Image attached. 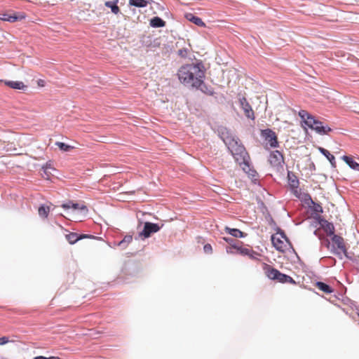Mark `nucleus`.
Instances as JSON below:
<instances>
[{
  "label": "nucleus",
  "instance_id": "17",
  "mask_svg": "<svg viewBox=\"0 0 359 359\" xmlns=\"http://www.w3.org/2000/svg\"><path fill=\"white\" fill-rule=\"evenodd\" d=\"M276 280L282 283H290L292 284L296 283V282L292 277H290L287 275L283 274V273H280V271H279Z\"/></svg>",
  "mask_w": 359,
  "mask_h": 359
},
{
  "label": "nucleus",
  "instance_id": "30",
  "mask_svg": "<svg viewBox=\"0 0 359 359\" xmlns=\"http://www.w3.org/2000/svg\"><path fill=\"white\" fill-rule=\"evenodd\" d=\"M71 206H72V208L74 209V210H84L86 212L88 211V208H87V207L86 205H80V204H79L77 203L73 202V203H72Z\"/></svg>",
  "mask_w": 359,
  "mask_h": 359
},
{
  "label": "nucleus",
  "instance_id": "4",
  "mask_svg": "<svg viewBox=\"0 0 359 359\" xmlns=\"http://www.w3.org/2000/svg\"><path fill=\"white\" fill-rule=\"evenodd\" d=\"M271 242L273 247L280 252H286L292 250V246L283 232L276 233L271 236Z\"/></svg>",
  "mask_w": 359,
  "mask_h": 359
},
{
  "label": "nucleus",
  "instance_id": "18",
  "mask_svg": "<svg viewBox=\"0 0 359 359\" xmlns=\"http://www.w3.org/2000/svg\"><path fill=\"white\" fill-rule=\"evenodd\" d=\"M235 250L234 253H238L242 255H253V251L249 248H244L240 244L238 245H233Z\"/></svg>",
  "mask_w": 359,
  "mask_h": 359
},
{
  "label": "nucleus",
  "instance_id": "25",
  "mask_svg": "<svg viewBox=\"0 0 359 359\" xmlns=\"http://www.w3.org/2000/svg\"><path fill=\"white\" fill-rule=\"evenodd\" d=\"M299 199H300L302 201L304 202L307 205H315V203L312 200L311 196L308 193L302 192V195L299 196Z\"/></svg>",
  "mask_w": 359,
  "mask_h": 359
},
{
  "label": "nucleus",
  "instance_id": "32",
  "mask_svg": "<svg viewBox=\"0 0 359 359\" xmlns=\"http://www.w3.org/2000/svg\"><path fill=\"white\" fill-rule=\"evenodd\" d=\"M292 191L293 194L299 198V196L302 195V192L301 189H299L298 188L292 189Z\"/></svg>",
  "mask_w": 359,
  "mask_h": 359
},
{
  "label": "nucleus",
  "instance_id": "21",
  "mask_svg": "<svg viewBox=\"0 0 359 359\" xmlns=\"http://www.w3.org/2000/svg\"><path fill=\"white\" fill-rule=\"evenodd\" d=\"M225 231L233 237L236 238H243L244 237V233L240 231L238 229H231L228 226H226L224 229Z\"/></svg>",
  "mask_w": 359,
  "mask_h": 359
},
{
  "label": "nucleus",
  "instance_id": "28",
  "mask_svg": "<svg viewBox=\"0 0 359 359\" xmlns=\"http://www.w3.org/2000/svg\"><path fill=\"white\" fill-rule=\"evenodd\" d=\"M55 144L58 147V148L63 151H68L72 149L74 147L72 146L68 145L64 142H57Z\"/></svg>",
  "mask_w": 359,
  "mask_h": 359
},
{
  "label": "nucleus",
  "instance_id": "13",
  "mask_svg": "<svg viewBox=\"0 0 359 359\" xmlns=\"http://www.w3.org/2000/svg\"><path fill=\"white\" fill-rule=\"evenodd\" d=\"M332 241L337 245V247L344 253L346 252V248L344 244V238L338 235H334Z\"/></svg>",
  "mask_w": 359,
  "mask_h": 359
},
{
  "label": "nucleus",
  "instance_id": "39",
  "mask_svg": "<svg viewBox=\"0 0 359 359\" xmlns=\"http://www.w3.org/2000/svg\"><path fill=\"white\" fill-rule=\"evenodd\" d=\"M47 167L45 168L44 172L46 173Z\"/></svg>",
  "mask_w": 359,
  "mask_h": 359
},
{
  "label": "nucleus",
  "instance_id": "37",
  "mask_svg": "<svg viewBox=\"0 0 359 359\" xmlns=\"http://www.w3.org/2000/svg\"><path fill=\"white\" fill-rule=\"evenodd\" d=\"M38 85L41 87H43L45 86V81L42 79H39L38 81Z\"/></svg>",
  "mask_w": 359,
  "mask_h": 359
},
{
  "label": "nucleus",
  "instance_id": "12",
  "mask_svg": "<svg viewBox=\"0 0 359 359\" xmlns=\"http://www.w3.org/2000/svg\"><path fill=\"white\" fill-rule=\"evenodd\" d=\"M0 82H4L6 86H7L13 89H15V90H24L27 88V86L22 81L0 80Z\"/></svg>",
  "mask_w": 359,
  "mask_h": 359
},
{
  "label": "nucleus",
  "instance_id": "38",
  "mask_svg": "<svg viewBox=\"0 0 359 359\" xmlns=\"http://www.w3.org/2000/svg\"><path fill=\"white\" fill-rule=\"evenodd\" d=\"M315 210L317 212H322V207L320 205H317Z\"/></svg>",
  "mask_w": 359,
  "mask_h": 359
},
{
  "label": "nucleus",
  "instance_id": "14",
  "mask_svg": "<svg viewBox=\"0 0 359 359\" xmlns=\"http://www.w3.org/2000/svg\"><path fill=\"white\" fill-rule=\"evenodd\" d=\"M341 159L353 170L359 171V163L351 156H343Z\"/></svg>",
  "mask_w": 359,
  "mask_h": 359
},
{
  "label": "nucleus",
  "instance_id": "36",
  "mask_svg": "<svg viewBox=\"0 0 359 359\" xmlns=\"http://www.w3.org/2000/svg\"><path fill=\"white\" fill-rule=\"evenodd\" d=\"M247 256H248L250 259H257L259 255L257 252L253 251V255H248Z\"/></svg>",
  "mask_w": 359,
  "mask_h": 359
},
{
  "label": "nucleus",
  "instance_id": "33",
  "mask_svg": "<svg viewBox=\"0 0 359 359\" xmlns=\"http://www.w3.org/2000/svg\"><path fill=\"white\" fill-rule=\"evenodd\" d=\"M34 359H62V358H60V357H57V356H50V357L46 358L45 356L40 355V356H36V357L34 358Z\"/></svg>",
  "mask_w": 359,
  "mask_h": 359
},
{
  "label": "nucleus",
  "instance_id": "16",
  "mask_svg": "<svg viewBox=\"0 0 359 359\" xmlns=\"http://www.w3.org/2000/svg\"><path fill=\"white\" fill-rule=\"evenodd\" d=\"M223 239L230 245V246L226 248V252L229 254H233V245H238L240 244V242L235 241L231 238L224 237Z\"/></svg>",
  "mask_w": 359,
  "mask_h": 359
},
{
  "label": "nucleus",
  "instance_id": "34",
  "mask_svg": "<svg viewBox=\"0 0 359 359\" xmlns=\"http://www.w3.org/2000/svg\"><path fill=\"white\" fill-rule=\"evenodd\" d=\"M72 203H73V201H69L67 203L62 204L61 207L64 209H69V208H72V206H71Z\"/></svg>",
  "mask_w": 359,
  "mask_h": 359
},
{
  "label": "nucleus",
  "instance_id": "23",
  "mask_svg": "<svg viewBox=\"0 0 359 359\" xmlns=\"http://www.w3.org/2000/svg\"><path fill=\"white\" fill-rule=\"evenodd\" d=\"M150 25L153 27H163L165 22L159 17H154L150 20Z\"/></svg>",
  "mask_w": 359,
  "mask_h": 359
},
{
  "label": "nucleus",
  "instance_id": "8",
  "mask_svg": "<svg viewBox=\"0 0 359 359\" xmlns=\"http://www.w3.org/2000/svg\"><path fill=\"white\" fill-rule=\"evenodd\" d=\"M269 162L273 167H281L284 163L283 155L278 150L273 151L269 155Z\"/></svg>",
  "mask_w": 359,
  "mask_h": 359
},
{
  "label": "nucleus",
  "instance_id": "11",
  "mask_svg": "<svg viewBox=\"0 0 359 359\" xmlns=\"http://www.w3.org/2000/svg\"><path fill=\"white\" fill-rule=\"evenodd\" d=\"M263 270L266 276L271 280H276L279 273L278 270L265 263L263 264Z\"/></svg>",
  "mask_w": 359,
  "mask_h": 359
},
{
  "label": "nucleus",
  "instance_id": "9",
  "mask_svg": "<svg viewBox=\"0 0 359 359\" xmlns=\"http://www.w3.org/2000/svg\"><path fill=\"white\" fill-rule=\"evenodd\" d=\"M161 227L157 224L151 222H145L144 229L142 232L145 238H149L151 233H156L160 230Z\"/></svg>",
  "mask_w": 359,
  "mask_h": 359
},
{
  "label": "nucleus",
  "instance_id": "31",
  "mask_svg": "<svg viewBox=\"0 0 359 359\" xmlns=\"http://www.w3.org/2000/svg\"><path fill=\"white\" fill-rule=\"evenodd\" d=\"M203 250L205 253L210 254L212 252V248L210 244H205L203 247Z\"/></svg>",
  "mask_w": 359,
  "mask_h": 359
},
{
  "label": "nucleus",
  "instance_id": "24",
  "mask_svg": "<svg viewBox=\"0 0 359 359\" xmlns=\"http://www.w3.org/2000/svg\"><path fill=\"white\" fill-rule=\"evenodd\" d=\"M316 287L323 292L326 294H330L333 292V290L331 287L323 282H317L316 284Z\"/></svg>",
  "mask_w": 359,
  "mask_h": 359
},
{
  "label": "nucleus",
  "instance_id": "2",
  "mask_svg": "<svg viewBox=\"0 0 359 359\" xmlns=\"http://www.w3.org/2000/svg\"><path fill=\"white\" fill-rule=\"evenodd\" d=\"M177 76L184 85L198 88L203 83L205 69L201 63L187 64L179 69Z\"/></svg>",
  "mask_w": 359,
  "mask_h": 359
},
{
  "label": "nucleus",
  "instance_id": "10",
  "mask_svg": "<svg viewBox=\"0 0 359 359\" xmlns=\"http://www.w3.org/2000/svg\"><path fill=\"white\" fill-rule=\"evenodd\" d=\"M66 239L69 243V244H74L78 241L83 239V238H95V237L89 234H81L79 235L76 233L71 232L66 235Z\"/></svg>",
  "mask_w": 359,
  "mask_h": 359
},
{
  "label": "nucleus",
  "instance_id": "20",
  "mask_svg": "<svg viewBox=\"0 0 359 359\" xmlns=\"http://www.w3.org/2000/svg\"><path fill=\"white\" fill-rule=\"evenodd\" d=\"M186 18L188 20H189L190 22L194 23L195 25H196L198 26H200V27L205 26V23L203 22V21L202 20L201 18H200L197 16H195L191 13L187 14L186 15Z\"/></svg>",
  "mask_w": 359,
  "mask_h": 359
},
{
  "label": "nucleus",
  "instance_id": "7",
  "mask_svg": "<svg viewBox=\"0 0 359 359\" xmlns=\"http://www.w3.org/2000/svg\"><path fill=\"white\" fill-rule=\"evenodd\" d=\"M239 104L243 110L245 116L249 119L255 120V112L251 105L250 104V103L245 97H243L239 99Z\"/></svg>",
  "mask_w": 359,
  "mask_h": 359
},
{
  "label": "nucleus",
  "instance_id": "1",
  "mask_svg": "<svg viewBox=\"0 0 359 359\" xmlns=\"http://www.w3.org/2000/svg\"><path fill=\"white\" fill-rule=\"evenodd\" d=\"M226 145L233 156L235 161L249 177L254 178L257 172L250 165V157L240 140L234 137H228L224 140Z\"/></svg>",
  "mask_w": 359,
  "mask_h": 359
},
{
  "label": "nucleus",
  "instance_id": "6",
  "mask_svg": "<svg viewBox=\"0 0 359 359\" xmlns=\"http://www.w3.org/2000/svg\"><path fill=\"white\" fill-rule=\"evenodd\" d=\"M262 137L269 142L273 148L278 147V137L275 132L271 129H265L261 131Z\"/></svg>",
  "mask_w": 359,
  "mask_h": 359
},
{
  "label": "nucleus",
  "instance_id": "22",
  "mask_svg": "<svg viewBox=\"0 0 359 359\" xmlns=\"http://www.w3.org/2000/svg\"><path fill=\"white\" fill-rule=\"evenodd\" d=\"M50 210V206L42 205L39 208L38 213L41 218L46 219L48 217Z\"/></svg>",
  "mask_w": 359,
  "mask_h": 359
},
{
  "label": "nucleus",
  "instance_id": "35",
  "mask_svg": "<svg viewBox=\"0 0 359 359\" xmlns=\"http://www.w3.org/2000/svg\"><path fill=\"white\" fill-rule=\"evenodd\" d=\"M9 341L8 337H3L0 338V345H4Z\"/></svg>",
  "mask_w": 359,
  "mask_h": 359
},
{
  "label": "nucleus",
  "instance_id": "15",
  "mask_svg": "<svg viewBox=\"0 0 359 359\" xmlns=\"http://www.w3.org/2000/svg\"><path fill=\"white\" fill-rule=\"evenodd\" d=\"M318 150L323 155H324L327 158L331 165L335 168L336 161L334 156L332 154H331L327 149L323 147H318Z\"/></svg>",
  "mask_w": 359,
  "mask_h": 359
},
{
  "label": "nucleus",
  "instance_id": "3",
  "mask_svg": "<svg viewBox=\"0 0 359 359\" xmlns=\"http://www.w3.org/2000/svg\"><path fill=\"white\" fill-rule=\"evenodd\" d=\"M299 116L304 120L308 127L314 130L318 134L326 135L332 130L328 126H325L323 122L316 119L306 110L299 111Z\"/></svg>",
  "mask_w": 359,
  "mask_h": 359
},
{
  "label": "nucleus",
  "instance_id": "29",
  "mask_svg": "<svg viewBox=\"0 0 359 359\" xmlns=\"http://www.w3.org/2000/svg\"><path fill=\"white\" fill-rule=\"evenodd\" d=\"M289 180H290V186L291 189L298 188L299 186V180L297 179L295 176L294 178H291L290 175H288Z\"/></svg>",
  "mask_w": 359,
  "mask_h": 359
},
{
  "label": "nucleus",
  "instance_id": "5",
  "mask_svg": "<svg viewBox=\"0 0 359 359\" xmlns=\"http://www.w3.org/2000/svg\"><path fill=\"white\" fill-rule=\"evenodd\" d=\"M26 18L25 13H16L13 11H10L6 13L0 14V20L3 21H7L10 22H15L19 20H22Z\"/></svg>",
  "mask_w": 359,
  "mask_h": 359
},
{
  "label": "nucleus",
  "instance_id": "19",
  "mask_svg": "<svg viewBox=\"0 0 359 359\" xmlns=\"http://www.w3.org/2000/svg\"><path fill=\"white\" fill-rule=\"evenodd\" d=\"M118 0H114L113 1H105L104 6L110 8L111 11L114 14L120 13V8L118 6Z\"/></svg>",
  "mask_w": 359,
  "mask_h": 359
},
{
  "label": "nucleus",
  "instance_id": "27",
  "mask_svg": "<svg viewBox=\"0 0 359 359\" xmlns=\"http://www.w3.org/2000/svg\"><path fill=\"white\" fill-rule=\"evenodd\" d=\"M129 3L130 5L143 8L147 6V1L146 0H129Z\"/></svg>",
  "mask_w": 359,
  "mask_h": 359
},
{
  "label": "nucleus",
  "instance_id": "26",
  "mask_svg": "<svg viewBox=\"0 0 359 359\" xmlns=\"http://www.w3.org/2000/svg\"><path fill=\"white\" fill-rule=\"evenodd\" d=\"M323 227L328 236L334 235V226L332 223L325 221V224L323 226Z\"/></svg>",
  "mask_w": 359,
  "mask_h": 359
}]
</instances>
